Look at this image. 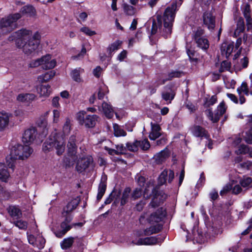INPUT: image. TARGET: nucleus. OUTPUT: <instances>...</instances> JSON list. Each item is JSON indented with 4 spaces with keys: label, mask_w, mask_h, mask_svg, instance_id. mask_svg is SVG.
Returning a JSON list of instances; mask_svg holds the SVG:
<instances>
[{
    "label": "nucleus",
    "mask_w": 252,
    "mask_h": 252,
    "mask_svg": "<svg viewBox=\"0 0 252 252\" xmlns=\"http://www.w3.org/2000/svg\"><path fill=\"white\" fill-rule=\"evenodd\" d=\"M9 175L5 165L2 163H0V180L5 182Z\"/></svg>",
    "instance_id": "e433bc0d"
},
{
    "label": "nucleus",
    "mask_w": 252,
    "mask_h": 252,
    "mask_svg": "<svg viewBox=\"0 0 252 252\" xmlns=\"http://www.w3.org/2000/svg\"><path fill=\"white\" fill-rule=\"evenodd\" d=\"M37 134L36 129L34 127H31L24 131L22 137V141L24 143L30 144L35 139Z\"/></svg>",
    "instance_id": "ddd939ff"
},
{
    "label": "nucleus",
    "mask_w": 252,
    "mask_h": 252,
    "mask_svg": "<svg viewBox=\"0 0 252 252\" xmlns=\"http://www.w3.org/2000/svg\"><path fill=\"white\" fill-rule=\"evenodd\" d=\"M169 156L167 150H164L155 155L154 158L157 164L162 163Z\"/></svg>",
    "instance_id": "bb28decb"
},
{
    "label": "nucleus",
    "mask_w": 252,
    "mask_h": 252,
    "mask_svg": "<svg viewBox=\"0 0 252 252\" xmlns=\"http://www.w3.org/2000/svg\"><path fill=\"white\" fill-rule=\"evenodd\" d=\"M163 239H160L157 237H149L145 238H140L135 244L137 245H153L159 244L162 242Z\"/></svg>",
    "instance_id": "2eb2a0df"
},
{
    "label": "nucleus",
    "mask_w": 252,
    "mask_h": 252,
    "mask_svg": "<svg viewBox=\"0 0 252 252\" xmlns=\"http://www.w3.org/2000/svg\"><path fill=\"white\" fill-rule=\"evenodd\" d=\"M203 23L210 30H213L215 26V18L209 12H205L203 14Z\"/></svg>",
    "instance_id": "a211bd4d"
},
{
    "label": "nucleus",
    "mask_w": 252,
    "mask_h": 252,
    "mask_svg": "<svg viewBox=\"0 0 252 252\" xmlns=\"http://www.w3.org/2000/svg\"><path fill=\"white\" fill-rule=\"evenodd\" d=\"M232 189V186L230 184L226 185L220 191V194L221 196L227 193L228 191H229Z\"/></svg>",
    "instance_id": "052dcab7"
},
{
    "label": "nucleus",
    "mask_w": 252,
    "mask_h": 252,
    "mask_svg": "<svg viewBox=\"0 0 252 252\" xmlns=\"http://www.w3.org/2000/svg\"><path fill=\"white\" fill-rule=\"evenodd\" d=\"M175 94L176 92L174 90L170 87L166 86L164 87V90L161 93V97L167 104H169L174 98Z\"/></svg>",
    "instance_id": "dca6fc26"
},
{
    "label": "nucleus",
    "mask_w": 252,
    "mask_h": 252,
    "mask_svg": "<svg viewBox=\"0 0 252 252\" xmlns=\"http://www.w3.org/2000/svg\"><path fill=\"white\" fill-rule=\"evenodd\" d=\"M22 17L20 13H16L9 15L5 18H2L0 21V28L12 27L13 25Z\"/></svg>",
    "instance_id": "9b49d317"
},
{
    "label": "nucleus",
    "mask_w": 252,
    "mask_h": 252,
    "mask_svg": "<svg viewBox=\"0 0 252 252\" xmlns=\"http://www.w3.org/2000/svg\"><path fill=\"white\" fill-rule=\"evenodd\" d=\"M191 134L201 139L203 138L209 139L210 138L209 134L205 128L196 125H194L189 128Z\"/></svg>",
    "instance_id": "f8f14e48"
},
{
    "label": "nucleus",
    "mask_w": 252,
    "mask_h": 252,
    "mask_svg": "<svg viewBox=\"0 0 252 252\" xmlns=\"http://www.w3.org/2000/svg\"><path fill=\"white\" fill-rule=\"evenodd\" d=\"M120 194L121 192L120 191L117 192L116 190L114 189L109 196L105 199L104 201L105 204H110L114 198L117 199L120 197Z\"/></svg>",
    "instance_id": "a19ab883"
},
{
    "label": "nucleus",
    "mask_w": 252,
    "mask_h": 252,
    "mask_svg": "<svg viewBox=\"0 0 252 252\" xmlns=\"http://www.w3.org/2000/svg\"><path fill=\"white\" fill-rule=\"evenodd\" d=\"M78 204L74 201H71L69 202L65 208L63 209V212L71 214V212L74 210L77 206Z\"/></svg>",
    "instance_id": "de8ad7c7"
},
{
    "label": "nucleus",
    "mask_w": 252,
    "mask_h": 252,
    "mask_svg": "<svg viewBox=\"0 0 252 252\" xmlns=\"http://www.w3.org/2000/svg\"><path fill=\"white\" fill-rule=\"evenodd\" d=\"M184 75L183 71L179 70H172L169 72L167 75V78L163 79L160 81L158 85L164 84L166 81L171 80L174 78H180Z\"/></svg>",
    "instance_id": "b1692460"
},
{
    "label": "nucleus",
    "mask_w": 252,
    "mask_h": 252,
    "mask_svg": "<svg viewBox=\"0 0 252 252\" xmlns=\"http://www.w3.org/2000/svg\"><path fill=\"white\" fill-rule=\"evenodd\" d=\"M151 131L149 134V138L151 140H155L161 135V128L160 126L155 123H151Z\"/></svg>",
    "instance_id": "412c9836"
},
{
    "label": "nucleus",
    "mask_w": 252,
    "mask_h": 252,
    "mask_svg": "<svg viewBox=\"0 0 252 252\" xmlns=\"http://www.w3.org/2000/svg\"><path fill=\"white\" fill-rule=\"evenodd\" d=\"M177 10V3L173 2L166 8L162 15H157L156 18L153 20L152 34L159 33L164 38L168 37L172 33Z\"/></svg>",
    "instance_id": "f257e3e1"
},
{
    "label": "nucleus",
    "mask_w": 252,
    "mask_h": 252,
    "mask_svg": "<svg viewBox=\"0 0 252 252\" xmlns=\"http://www.w3.org/2000/svg\"><path fill=\"white\" fill-rule=\"evenodd\" d=\"M8 211L10 215L14 218H19L22 215L21 211L16 206H10L8 208Z\"/></svg>",
    "instance_id": "c9c22d12"
},
{
    "label": "nucleus",
    "mask_w": 252,
    "mask_h": 252,
    "mask_svg": "<svg viewBox=\"0 0 252 252\" xmlns=\"http://www.w3.org/2000/svg\"><path fill=\"white\" fill-rule=\"evenodd\" d=\"M126 148L128 151H129L130 152H137L138 150V140H136L133 142H127L126 144Z\"/></svg>",
    "instance_id": "37998d69"
},
{
    "label": "nucleus",
    "mask_w": 252,
    "mask_h": 252,
    "mask_svg": "<svg viewBox=\"0 0 252 252\" xmlns=\"http://www.w3.org/2000/svg\"><path fill=\"white\" fill-rule=\"evenodd\" d=\"M45 239L42 236H38L36 237L34 247H36L39 249H42L45 246Z\"/></svg>",
    "instance_id": "a18cd8bd"
},
{
    "label": "nucleus",
    "mask_w": 252,
    "mask_h": 252,
    "mask_svg": "<svg viewBox=\"0 0 252 252\" xmlns=\"http://www.w3.org/2000/svg\"><path fill=\"white\" fill-rule=\"evenodd\" d=\"M127 52L124 50L117 56V60L120 62L124 61L127 57Z\"/></svg>",
    "instance_id": "e2e57ef3"
},
{
    "label": "nucleus",
    "mask_w": 252,
    "mask_h": 252,
    "mask_svg": "<svg viewBox=\"0 0 252 252\" xmlns=\"http://www.w3.org/2000/svg\"><path fill=\"white\" fill-rule=\"evenodd\" d=\"M193 39L197 46L204 51H206L209 47V42L204 35V31L201 28H198L193 32Z\"/></svg>",
    "instance_id": "423d86ee"
},
{
    "label": "nucleus",
    "mask_w": 252,
    "mask_h": 252,
    "mask_svg": "<svg viewBox=\"0 0 252 252\" xmlns=\"http://www.w3.org/2000/svg\"><path fill=\"white\" fill-rule=\"evenodd\" d=\"M31 35V31L22 29L12 33L9 36L8 40L15 41L17 47L22 48L25 54L30 55L35 51L39 44L38 42L28 39Z\"/></svg>",
    "instance_id": "f03ea898"
},
{
    "label": "nucleus",
    "mask_w": 252,
    "mask_h": 252,
    "mask_svg": "<svg viewBox=\"0 0 252 252\" xmlns=\"http://www.w3.org/2000/svg\"><path fill=\"white\" fill-rule=\"evenodd\" d=\"M123 8L124 12L128 15L132 16L135 13V9L131 5L124 4L123 5Z\"/></svg>",
    "instance_id": "8fccbe9b"
},
{
    "label": "nucleus",
    "mask_w": 252,
    "mask_h": 252,
    "mask_svg": "<svg viewBox=\"0 0 252 252\" xmlns=\"http://www.w3.org/2000/svg\"><path fill=\"white\" fill-rule=\"evenodd\" d=\"M114 135L117 137L125 136L126 132L122 128L118 125L115 124L113 126Z\"/></svg>",
    "instance_id": "c03bdc74"
},
{
    "label": "nucleus",
    "mask_w": 252,
    "mask_h": 252,
    "mask_svg": "<svg viewBox=\"0 0 252 252\" xmlns=\"http://www.w3.org/2000/svg\"><path fill=\"white\" fill-rule=\"evenodd\" d=\"M71 129V121L69 119L66 118V121L63 126V132L64 134H68Z\"/></svg>",
    "instance_id": "5fc2aeb1"
},
{
    "label": "nucleus",
    "mask_w": 252,
    "mask_h": 252,
    "mask_svg": "<svg viewBox=\"0 0 252 252\" xmlns=\"http://www.w3.org/2000/svg\"><path fill=\"white\" fill-rule=\"evenodd\" d=\"M53 113V122L54 123H57L59 121V118L60 116V112L58 110H54Z\"/></svg>",
    "instance_id": "0e129e2a"
},
{
    "label": "nucleus",
    "mask_w": 252,
    "mask_h": 252,
    "mask_svg": "<svg viewBox=\"0 0 252 252\" xmlns=\"http://www.w3.org/2000/svg\"><path fill=\"white\" fill-rule=\"evenodd\" d=\"M187 54L190 60L195 62L197 61V59L195 57L196 52L194 50L189 49L187 50Z\"/></svg>",
    "instance_id": "338daca9"
},
{
    "label": "nucleus",
    "mask_w": 252,
    "mask_h": 252,
    "mask_svg": "<svg viewBox=\"0 0 252 252\" xmlns=\"http://www.w3.org/2000/svg\"><path fill=\"white\" fill-rule=\"evenodd\" d=\"M168 175V170H163L160 174L158 179V185L157 187L159 188V187L164 185L167 180Z\"/></svg>",
    "instance_id": "79ce46f5"
},
{
    "label": "nucleus",
    "mask_w": 252,
    "mask_h": 252,
    "mask_svg": "<svg viewBox=\"0 0 252 252\" xmlns=\"http://www.w3.org/2000/svg\"><path fill=\"white\" fill-rule=\"evenodd\" d=\"M76 239H77V237H69L64 238L60 243L61 248L64 250L69 249Z\"/></svg>",
    "instance_id": "c756f323"
},
{
    "label": "nucleus",
    "mask_w": 252,
    "mask_h": 252,
    "mask_svg": "<svg viewBox=\"0 0 252 252\" xmlns=\"http://www.w3.org/2000/svg\"><path fill=\"white\" fill-rule=\"evenodd\" d=\"M153 198L149 204V206L152 208H156L160 205L165 201L167 198V195L162 190L159 191L158 188H153L152 190Z\"/></svg>",
    "instance_id": "6e6552de"
},
{
    "label": "nucleus",
    "mask_w": 252,
    "mask_h": 252,
    "mask_svg": "<svg viewBox=\"0 0 252 252\" xmlns=\"http://www.w3.org/2000/svg\"><path fill=\"white\" fill-rule=\"evenodd\" d=\"M40 34L38 32H35L34 34L32 36V35L31 36V37L28 39L30 40H33L34 41H37L39 43V40L40 39Z\"/></svg>",
    "instance_id": "69168bd1"
},
{
    "label": "nucleus",
    "mask_w": 252,
    "mask_h": 252,
    "mask_svg": "<svg viewBox=\"0 0 252 252\" xmlns=\"http://www.w3.org/2000/svg\"><path fill=\"white\" fill-rule=\"evenodd\" d=\"M138 148L140 147L143 151L148 150L150 147V144L147 139L142 140H138Z\"/></svg>",
    "instance_id": "49530a36"
},
{
    "label": "nucleus",
    "mask_w": 252,
    "mask_h": 252,
    "mask_svg": "<svg viewBox=\"0 0 252 252\" xmlns=\"http://www.w3.org/2000/svg\"><path fill=\"white\" fill-rule=\"evenodd\" d=\"M76 142V136L72 135L70 136L67 144L68 156L71 157L73 162L77 158V146Z\"/></svg>",
    "instance_id": "9d476101"
},
{
    "label": "nucleus",
    "mask_w": 252,
    "mask_h": 252,
    "mask_svg": "<svg viewBox=\"0 0 252 252\" xmlns=\"http://www.w3.org/2000/svg\"><path fill=\"white\" fill-rule=\"evenodd\" d=\"M37 91L40 96H48L51 92V87L49 85H40L37 87Z\"/></svg>",
    "instance_id": "c85d7f7f"
},
{
    "label": "nucleus",
    "mask_w": 252,
    "mask_h": 252,
    "mask_svg": "<svg viewBox=\"0 0 252 252\" xmlns=\"http://www.w3.org/2000/svg\"><path fill=\"white\" fill-rule=\"evenodd\" d=\"M83 72L84 69L81 68H75L71 72L70 75L74 81L80 82L82 81L80 74Z\"/></svg>",
    "instance_id": "f704fd0d"
},
{
    "label": "nucleus",
    "mask_w": 252,
    "mask_h": 252,
    "mask_svg": "<svg viewBox=\"0 0 252 252\" xmlns=\"http://www.w3.org/2000/svg\"><path fill=\"white\" fill-rule=\"evenodd\" d=\"M252 165V164L250 161H247L246 162L240 163L238 165L237 167L238 168L249 169Z\"/></svg>",
    "instance_id": "680f3d73"
},
{
    "label": "nucleus",
    "mask_w": 252,
    "mask_h": 252,
    "mask_svg": "<svg viewBox=\"0 0 252 252\" xmlns=\"http://www.w3.org/2000/svg\"><path fill=\"white\" fill-rule=\"evenodd\" d=\"M248 152H250V155L252 157V148L250 149L247 146L245 145H241L237 153L241 154H245Z\"/></svg>",
    "instance_id": "864d4df0"
},
{
    "label": "nucleus",
    "mask_w": 252,
    "mask_h": 252,
    "mask_svg": "<svg viewBox=\"0 0 252 252\" xmlns=\"http://www.w3.org/2000/svg\"><path fill=\"white\" fill-rule=\"evenodd\" d=\"M130 191L131 189L130 188H126L124 189L121 200V205L122 206L124 205L128 202Z\"/></svg>",
    "instance_id": "ea45409f"
},
{
    "label": "nucleus",
    "mask_w": 252,
    "mask_h": 252,
    "mask_svg": "<svg viewBox=\"0 0 252 252\" xmlns=\"http://www.w3.org/2000/svg\"><path fill=\"white\" fill-rule=\"evenodd\" d=\"M243 14L246 21L248 30H249L252 26V19L251 18L250 6L249 4L247 3L245 5Z\"/></svg>",
    "instance_id": "4be33fe9"
},
{
    "label": "nucleus",
    "mask_w": 252,
    "mask_h": 252,
    "mask_svg": "<svg viewBox=\"0 0 252 252\" xmlns=\"http://www.w3.org/2000/svg\"><path fill=\"white\" fill-rule=\"evenodd\" d=\"M33 150L29 146L17 144L13 146L10 155L6 158V163L9 168L13 169L16 159H24L30 156Z\"/></svg>",
    "instance_id": "7ed1b4c3"
},
{
    "label": "nucleus",
    "mask_w": 252,
    "mask_h": 252,
    "mask_svg": "<svg viewBox=\"0 0 252 252\" xmlns=\"http://www.w3.org/2000/svg\"><path fill=\"white\" fill-rule=\"evenodd\" d=\"M20 12L23 15H27L31 17L35 15V10L32 5H26L21 8Z\"/></svg>",
    "instance_id": "473e14b6"
},
{
    "label": "nucleus",
    "mask_w": 252,
    "mask_h": 252,
    "mask_svg": "<svg viewBox=\"0 0 252 252\" xmlns=\"http://www.w3.org/2000/svg\"><path fill=\"white\" fill-rule=\"evenodd\" d=\"M10 115L5 112H0V131L4 130L8 125Z\"/></svg>",
    "instance_id": "393cba45"
},
{
    "label": "nucleus",
    "mask_w": 252,
    "mask_h": 252,
    "mask_svg": "<svg viewBox=\"0 0 252 252\" xmlns=\"http://www.w3.org/2000/svg\"><path fill=\"white\" fill-rule=\"evenodd\" d=\"M14 225L19 229L25 230L28 226V222L22 220H17L13 222Z\"/></svg>",
    "instance_id": "3c124183"
},
{
    "label": "nucleus",
    "mask_w": 252,
    "mask_h": 252,
    "mask_svg": "<svg viewBox=\"0 0 252 252\" xmlns=\"http://www.w3.org/2000/svg\"><path fill=\"white\" fill-rule=\"evenodd\" d=\"M234 49V42H223L221 46L220 51L221 55L228 59L231 55Z\"/></svg>",
    "instance_id": "6ab92c4d"
},
{
    "label": "nucleus",
    "mask_w": 252,
    "mask_h": 252,
    "mask_svg": "<svg viewBox=\"0 0 252 252\" xmlns=\"http://www.w3.org/2000/svg\"><path fill=\"white\" fill-rule=\"evenodd\" d=\"M107 179V176L105 174H103L101 176V181L98 188L97 200L98 201L102 198V196L105 192L106 189Z\"/></svg>",
    "instance_id": "aec40b11"
},
{
    "label": "nucleus",
    "mask_w": 252,
    "mask_h": 252,
    "mask_svg": "<svg viewBox=\"0 0 252 252\" xmlns=\"http://www.w3.org/2000/svg\"><path fill=\"white\" fill-rule=\"evenodd\" d=\"M122 44V41L120 40H116L113 43L109 45L107 48V51L108 53V56L111 57L113 52L118 50Z\"/></svg>",
    "instance_id": "72a5a7b5"
},
{
    "label": "nucleus",
    "mask_w": 252,
    "mask_h": 252,
    "mask_svg": "<svg viewBox=\"0 0 252 252\" xmlns=\"http://www.w3.org/2000/svg\"><path fill=\"white\" fill-rule=\"evenodd\" d=\"M137 182L138 185L141 187H144L146 182V179L144 177L139 176L137 178Z\"/></svg>",
    "instance_id": "774afa93"
},
{
    "label": "nucleus",
    "mask_w": 252,
    "mask_h": 252,
    "mask_svg": "<svg viewBox=\"0 0 252 252\" xmlns=\"http://www.w3.org/2000/svg\"><path fill=\"white\" fill-rule=\"evenodd\" d=\"M62 215L63 218H64V220L63 221L65 223H67L68 224H70V222L73 219V215L71 214H68L67 213L63 212L62 213Z\"/></svg>",
    "instance_id": "6e6d98bb"
},
{
    "label": "nucleus",
    "mask_w": 252,
    "mask_h": 252,
    "mask_svg": "<svg viewBox=\"0 0 252 252\" xmlns=\"http://www.w3.org/2000/svg\"><path fill=\"white\" fill-rule=\"evenodd\" d=\"M84 111L79 112L77 115V120L81 125L87 128H93L95 126L98 117L96 115H86Z\"/></svg>",
    "instance_id": "39448f33"
},
{
    "label": "nucleus",
    "mask_w": 252,
    "mask_h": 252,
    "mask_svg": "<svg viewBox=\"0 0 252 252\" xmlns=\"http://www.w3.org/2000/svg\"><path fill=\"white\" fill-rule=\"evenodd\" d=\"M35 95L33 94H21L17 96V99L19 101L29 102L35 99Z\"/></svg>",
    "instance_id": "2f4dec72"
},
{
    "label": "nucleus",
    "mask_w": 252,
    "mask_h": 252,
    "mask_svg": "<svg viewBox=\"0 0 252 252\" xmlns=\"http://www.w3.org/2000/svg\"><path fill=\"white\" fill-rule=\"evenodd\" d=\"M37 124L40 127H43V130L42 133V136L44 137L47 134L48 129L47 128V122L44 118L39 119L37 122Z\"/></svg>",
    "instance_id": "4c0bfd02"
},
{
    "label": "nucleus",
    "mask_w": 252,
    "mask_h": 252,
    "mask_svg": "<svg viewBox=\"0 0 252 252\" xmlns=\"http://www.w3.org/2000/svg\"><path fill=\"white\" fill-rule=\"evenodd\" d=\"M245 30V23L242 17H239L237 23V27L234 32V36L237 37Z\"/></svg>",
    "instance_id": "7c9ffc66"
},
{
    "label": "nucleus",
    "mask_w": 252,
    "mask_h": 252,
    "mask_svg": "<svg viewBox=\"0 0 252 252\" xmlns=\"http://www.w3.org/2000/svg\"><path fill=\"white\" fill-rule=\"evenodd\" d=\"M143 194V190L141 188H136L131 193V198L134 200H137Z\"/></svg>",
    "instance_id": "09e8293b"
},
{
    "label": "nucleus",
    "mask_w": 252,
    "mask_h": 252,
    "mask_svg": "<svg viewBox=\"0 0 252 252\" xmlns=\"http://www.w3.org/2000/svg\"><path fill=\"white\" fill-rule=\"evenodd\" d=\"M162 229V225L160 224H157L153 225L144 230V235L146 236L151 235L153 234L160 232Z\"/></svg>",
    "instance_id": "cd10ccee"
},
{
    "label": "nucleus",
    "mask_w": 252,
    "mask_h": 252,
    "mask_svg": "<svg viewBox=\"0 0 252 252\" xmlns=\"http://www.w3.org/2000/svg\"><path fill=\"white\" fill-rule=\"evenodd\" d=\"M241 185L243 188H250L252 187V179L248 177L240 182Z\"/></svg>",
    "instance_id": "603ef678"
},
{
    "label": "nucleus",
    "mask_w": 252,
    "mask_h": 252,
    "mask_svg": "<svg viewBox=\"0 0 252 252\" xmlns=\"http://www.w3.org/2000/svg\"><path fill=\"white\" fill-rule=\"evenodd\" d=\"M166 216V209L163 207H160L157 211L151 214L149 218V220L150 223H158L162 221Z\"/></svg>",
    "instance_id": "4468645a"
},
{
    "label": "nucleus",
    "mask_w": 252,
    "mask_h": 252,
    "mask_svg": "<svg viewBox=\"0 0 252 252\" xmlns=\"http://www.w3.org/2000/svg\"><path fill=\"white\" fill-rule=\"evenodd\" d=\"M72 228L71 224H68L62 221L61 223V230L56 231L54 232V234L58 238H62L63 237L67 231L70 230Z\"/></svg>",
    "instance_id": "5701e85b"
},
{
    "label": "nucleus",
    "mask_w": 252,
    "mask_h": 252,
    "mask_svg": "<svg viewBox=\"0 0 252 252\" xmlns=\"http://www.w3.org/2000/svg\"><path fill=\"white\" fill-rule=\"evenodd\" d=\"M226 111V107L224 102H221L218 106L217 110L214 114L211 109H209L205 111V113L213 123H217L221 116H222Z\"/></svg>",
    "instance_id": "1a4fd4ad"
},
{
    "label": "nucleus",
    "mask_w": 252,
    "mask_h": 252,
    "mask_svg": "<svg viewBox=\"0 0 252 252\" xmlns=\"http://www.w3.org/2000/svg\"><path fill=\"white\" fill-rule=\"evenodd\" d=\"M80 31L82 32H83L85 33L86 35H89V36H92L96 34V32L94 31L91 30L88 27H83L80 29Z\"/></svg>",
    "instance_id": "13d9d810"
},
{
    "label": "nucleus",
    "mask_w": 252,
    "mask_h": 252,
    "mask_svg": "<svg viewBox=\"0 0 252 252\" xmlns=\"http://www.w3.org/2000/svg\"><path fill=\"white\" fill-rule=\"evenodd\" d=\"M150 186H152V185L151 183H149L147 184V186L144 190L143 191V196L146 199H149L152 194L150 192V190L149 189V188Z\"/></svg>",
    "instance_id": "4d7b16f0"
},
{
    "label": "nucleus",
    "mask_w": 252,
    "mask_h": 252,
    "mask_svg": "<svg viewBox=\"0 0 252 252\" xmlns=\"http://www.w3.org/2000/svg\"><path fill=\"white\" fill-rule=\"evenodd\" d=\"M55 74L56 72L54 70H51L40 75L38 77V79L42 82H47L54 77Z\"/></svg>",
    "instance_id": "58836bf2"
},
{
    "label": "nucleus",
    "mask_w": 252,
    "mask_h": 252,
    "mask_svg": "<svg viewBox=\"0 0 252 252\" xmlns=\"http://www.w3.org/2000/svg\"><path fill=\"white\" fill-rule=\"evenodd\" d=\"M56 65V60L52 59L50 55H46L30 64V66L33 67L41 65L42 68L46 70L53 68Z\"/></svg>",
    "instance_id": "0eeeda50"
},
{
    "label": "nucleus",
    "mask_w": 252,
    "mask_h": 252,
    "mask_svg": "<svg viewBox=\"0 0 252 252\" xmlns=\"http://www.w3.org/2000/svg\"><path fill=\"white\" fill-rule=\"evenodd\" d=\"M209 197L211 201H214L219 197V194L218 191L215 189H213L209 194Z\"/></svg>",
    "instance_id": "bf43d9fd"
},
{
    "label": "nucleus",
    "mask_w": 252,
    "mask_h": 252,
    "mask_svg": "<svg viewBox=\"0 0 252 252\" xmlns=\"http://www.w3.org/2000/svg\"><path fill=\"white\" fill-rule=\"evenodd\" d=\"M55 148L56 153L60 156L63 154L65 150V144L63 141H58L54 136H50L44 142L43 145V150L45 151L52 150Z\"/></svg>",
    "instance_id": "20e7f679"
},
{
    "label": "nucleus",
    "mask_w": 252,
    "mask_h": 252,
    "mask_svg": "<svg viewBox=\"0 0 252 252\" xmlns=\"http://www.w3.org/2000/svg\"><path fill=\"white\" fill-rule=\"evenodd\" d=\"M101 108L105 116L108 119H111L113 117L114 110L112 106L105 102L102 103Z\"/></svg>",
    "instance_id": "a878e982"
},
{
    "label": "nucleus",
    "mask_w": 252,
    "mask_h": 252,
    "mask_svg": "<svg viewBox=\"0 0 252 252\" xmlns=\"http://www.w3.org/2000/svg\"><path fill=\"white\" fill-rule=\"evenodd\" d=\"M91 161V158L83 157L80 158L76 163V170L80 173L83 172L89 167Z\"/></svg>",
    "instance_id": "f3484780"
}]
</instances>
